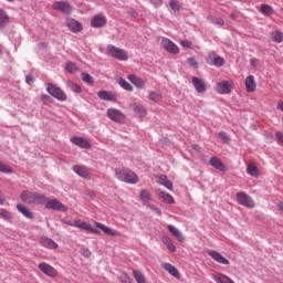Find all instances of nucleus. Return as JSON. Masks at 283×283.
Here are the masks:
<instances>
[{
	"mask_svg": "<svg viewBox=\"0 0 283 283\" xmlns=\"http://www.w3.org/2000/svg\"><path fill=\"white\" fill-rule=\"evenodd\" d=\"M127 78L130 83H133V85H135V87H137V90H145V81H143V78L134 74L127 75Z\"/></svg>",
	"mask_w": 283,
	"mask_h": 283,
	"instance_id": "nucleus-22",
	"label": "nucleus"
},
{
	"mask_svg": "<svg viewBox=\"0 0 283 283\" xmlns=\"http://www.w3.org/2000/svg\"><path fill=\"white\" fill-rule=\"evenodd\" d=\"M163 268L165 269V271H168L172 275V277L180 280V272L178 271V268L171 265L170 263H164Z\"/></svg>",
	"mask_w": 283,
	"mask_h": 283,
	"instance_id": "nucleus-27",
	"label": "nucleus"
},
{
	"mask_svg": "<svg viewBox=\"0 0 283 283\" xmlns=\"http://www.w3.org/2000/svg\"><path fill=\"white\" fill-rule=\"evenodd\" d=\"M95 224H96V228L104 231V233H106V235H118L117 231L112 230L111 228L106 227L105 224H103L101 222H95Z\"/></svg>",
	"mask_w": 283,
	"mask_h": 283,
	"instance_id": "nucleus-32",
	"label": "nucleus"
},
{
	"mask_svg": "<svg viewBox=\"0 0 283 283\" xmlns=\"http://www.w3.org/2000/svg\"><path fill=\"white\" fill-rule=\"evenodd\" d=\"M70 140L73 145L80 147V149H92V143L84 137L73 136Z\"/></svg>",
	"mask_w": 283,
	"mask_h": 283,
	"instance_id": "nucleus-10",
	"label": "nucleus"
},
{
	"mask_svg": "<svg viewBox=\"0 0 283 283\" xmlns=\"http://www.w3.org/2000/svg\"><path fill=\"white\" fill-rule=\"evenodd\" d=\"M167 176L166 175H160L159 177H158V184L159 185H161V186H164V184H166L167 182Z\"/></svg>",
	"mask_w": 283,
	"mask_h": 283,
	"instance_id": "nucleus-56",
	"label": "nucleus"
},
{
	"mask_svg": "<svg viewBox=\"0 0 283 283\" xmlns=\"http://www.w3.org/2000/svg\"><path fill=\"white\" fill-rule=\"evenodd\" d=\"M17 209L24 218H28L29 220H32L34 218V213L28 209V207L23 206L22 203L17 205Z\"/></svg>",
	"mask_w": 283,
	"mask_h": 283,
	"instance_id": "nucleus-28",
	"label": "nucleus"
},
{
	"mask_svg": "<svg viewBox=\"0 0 283 283\" xmlns=\"http://www.w3.org/2000/svg\"><path fill=\"white\" fill-rule=\"evenodd\" d=\"M73 171L84 180H92V177L90 176V168H87V166L75 165L73 166Z\"/></svg>",
	"mask_w": 283,
	"mask_h": 283,
	"instance_id": "nucleus-11",
	"label": "nucleus"
},
{
	"mask_svg": "<svg viewBox=\"0 0 283 283\" xmlns=\"http://www.w3.org/2000/svg\"><path fill=\"white\" fill-rule=\"evenodd\" d=\"M275 138H276L279 145H283V133L282 132H280V130L276 132L275 133Z\"/></svg>",
	"mask_w": 283,
	"mask_h": 283,
	"instance_id": "nucleus-54",
	"label": "nucleus"
},
{
	"mask_svg": "<svg viewBox=\"0 0 283 283\" xmlns=\"http://www.w3.org/2000/svg\"><path fill=\"white\" fill-rule=\"evenodd\" d=\"M106 114L111 120H114V123H123L125 120V115H123V112L119 109L108 108Z\"/></svg>",
	"mask_w": 283,
	"mask_h": 283,
	"instance_id": "nucleus-12",
	"label": "nucleus"
},
{
	"mask_svg": "<svg viewBox=\"0 0 283 283\" xmlns=\"http://www.w3.org/2000/svg\"><path fill=\"white\" fill-rule=\"evenodd\" d=\"M160 45L166 52H169V54H180V49L174 41L169 40L168 38H163Z\"/></svg>",
	"mask_w": 283,
	"mask_h": 283,
	"instance_id": "nucleus-7",
	"label": "nucleus"
},
{
	"mask_svg": "<svg viewBox=\"0 0 283 283\" xmlns=\"http://www.w3.org/2000/svg\"><path fill=\"white\" fill-rule=\"evenodd\" d=\"M276 109H280L281 112H283V102H280V103L276 105Z\"/></svg>",
	"mask_w": 283,
	"mask_h": 283,
	"instance_id": "nucleus-62",
	"label": "nucleus"
},
{
	"mask_svg": "<svg viewBox=\"0 0 283 283\" xmlns=\"http://www.w3.org/2000/svg\"><path fill=\"white\" fill-rule=\"evenodd\" d=\"M163 244H165L171 253H176V245L174 244V241L168 235H164L161 238Z\"/></svg>",
	"mask_w": 283,
	"mask_h": 283,
	"instance_id": "nucleus-29",
	"label": "nucleus"
},
{
	"mask_svg": "<svg viewBox=\"0 0 283 283\" xmlns=\"http://www.w3.org/2000/svg\"><path fill=\"white\" fill-rule=\"evenodd\" d=\"M211 23H213V25H224V20L222 18H211Z\"/></svg>",
	"mask_w": 283,
	"mask_h": 283,
	"instance_id": "nucleus-52",
	"label": "nucleus"
},
{
	"mask_svg": "<svg viewBox=\"0 0 283 283\" xmlns=\"http://www.w3.org/2000/svg\"><path fill=\"white\" fill-rule=\"evenodd\" d=\"M271 39L272 41H274V43H282L283 42V33L282 31H275L271 34Z\"/></svg>",
	"mask_w": 283,
	"mask_h": 283,
	"instance_id": "nucleus-41",
	"label": "nucleus"
},
{
	"mask_svg": "<svg viewBox=\"0 0 283 283\" xmlns=\"http://www.w3.org/2000/svg\"><path fill=\"white\" fill-rule=\"evenodd\" d=\"M45 209H52L53 211H62L65 213L67 211V207L63 205L59 199H48L45 203Z\"/></svg>",
	"mask_w": 283,
	"mask_h": 283,
	"instance_id": "nucleus-8",
	"label": "nucleus"
},
{
	"mask_svg": "<svg viewBox=\"0 0 283 283\" xmlns=\"http://www.w3.org/2000/svg\"><path fill=\"white\" fill-rule=\"evenodd\" d=\"M133 277L137 283H147V277L140 272V270H133Z\"/></svg>",
	"mask_w": 283,
	"mask_h": 283,
	"instance_id": "nucleus-35",
	"label": "nucleus"
},
{
	"mask_svg": "<svg viewBox=\"0 0 283 283\" xmlns=\"http://www.w3.org/2000/svg\"><path fill=\"white\" fill-rule=\"evenodd\" d=\"M63 224H67L69 227H75L76 229H83L84 231H90L91 233H101L98 229L92 227V224L81 221V220H62Z\"/></svg>",
	"mask_w": 283,
	"mask_h": 283,
	"instance_id": "nucleus-2",
	"label": "nucleus"
},
{
	"mask_svg": "<svg viewBox=\"0 0 283 283\" xmlns=\"http://www.w3.org/2000/svg\"><path fill=\"white\" fill-rule=\"evenodd\" d=\"M187 63L190 67H193L195 70H198L199 67L198 61L196 60V57H188Z\"/></svg>",
	"mask_w": 283,
	"mask_h": 283,
	"instance_id": "nucleus-51",
	"label": "nucleus"
},
{
	"mask_svg": "<svg viewBox=\"0 0 283 283\" xmlns=\"http://www.w3.org/2000/svg\"><path fill=\"white\" fill-rule=\"evenodd\" d=\"M250 65H252V67H255V65H258V59L251 60Z\"/></svg>",
	"mask_w": 283,
	"mask_h": 283,
	"instance_id": "nucleus-61",
	"label": "nucleus"
},
{
	"mask_svg": "<svg viewBox=\"0 0 283 283\" xmlns=\"http://www.w3.org/2000/svg\"><path fill=\"white\" fill-rule=\"evenodd\" d=\"M81 78L84 83H87V85H92V83H94V77L88 73H81Z\"/></svg>",
	"mask_w": 283,
	"mask_h": 283,
	"instance_id": "nucleus-46",
	"label": "nucleus"
},
{
	"mask_svg": "<svg viewBox=\"0 0 283 283\" xmlns=\"http://www.w3.org/2000/svg\"><path fill=\"white\" fill-rule=\"evenodd\" d=\"M118 85L123 88L126 90V92H134V86L127 82V80L119 77L118 78Z\"/></svg>",
	"mask_w": 283,
	"mask_h": 283,
	"instance_id": "nucleus-39",
	"label": "nucleus"
},
{
	"mask_svg": "<svg viewBox=\"0 0 283 283\" xmlns=\"http://www.w3.org/2000/svg\"><path fill=\"white\" fill-rule=\"evenodd\" d=\"M277 207H279L280 211H282V213H283V202L282 201L279 202Z\"/></svg>",
	"mask_w": 283,
	"mask_h": 283,
	"instance_id": "nucleus-64",
	"label": "nucleus"
},
{
	"mask_svg": "<svg viewBox=\"0 0 283 283\" xmlns=\"http://www.w3.org/2000/svg\"><path fill=\"white\" fill-rule=\"evenodd\" d=\"M20 200L22 202H25L27 205H33L34 202V192H31L29 190H24L20 193Z\"/></svg>",
	"mask_w": 283,
	"mask_h": 283,
	"instance_id": "nucleus-23",
	"label": "nucleus"
},
{
	"mask_svg": "<svg viewBox=\"0 0 283 283\" xmlns=\"http://www.w3.org/2000/svg\"><path fill=\"white\" fill-rule=\"evenodd\" d=\"M139 198L145 206L149 205V202L151 201V193H149V191H147L146 189H143L139 192Z\"/></svg>",
	"mask_w": 283,
	"mask_h": 283,
	"instance_id": "nucleus-37",
	"label": "nucleus"
},
{
	"mask_svg": "<svg viewBox=\"0 0 283 283\" xmlns=\"http://www.w3.org/2000/svg\"><path fill=\"white\" fill-rule=\"evenodd\" d=\"M0 218H2L3 220H12V213H10V211H8L6 209H1Z\"/></svg>",
	"mask_w": 283,
	"mask_h": 283,
	"instance_id": "nucleus-50",
	"label": "nucleus"
},
{
	"mask_svg": "<svg viewBox=\"0 0 283 283\" xmlns=\"http://www.w3.org/2000/svg\"><path fill=\"white\" fill-rule=\"evenodd\" d=\"M207 64L214 65L216 67H222V65H224V59L219 55H214V57L209 56L207 59Z\"/></svg>",
	"mask_w": 283,
	"mask_h": 283,
	"instance_id": "nucleus-24",
	"label": "nucleus"
},
{
	"mask_svg": "<svg viewBox=\"0 0 283 283\" xmlns=\"http://www.w3.org/2000/svg\"><path fill=\"white\" fill-rule=\"evenodd\" d=\"M169 6L171 10H174V12H180V8H182V6L178 0H170Z\"/></svg>",
	"mask_w": 283,
	"mask_h": 283,
	"instance_id": "nucleus-44",
	"label": "nucleus"
},
{
	"mask_svg": "<svg viewBox=\"0 0 283 283\" xmlns=\"http://www.w3.org/2000/svg\"><path fill=\"white\" fill-rule=\"evenodd\" d=\"M133 111L139 116V118H145V116H147V109L144 108L142 104H134Z\"/></svg>",
	"mask_w": 283,
	"mask_h": 283,
	"instance_id": "nucleus-34",
	"label": "nucleus"
},
{
	"mask_svg": "<svg viewBox=\"0 0 283 283\" xmlns=\"http://www.w3.org/2000/svg\"><path fill=\"white\" fill-rule=\"evenodd\" d=\"M66 28L75 34L83 31V24L74 18L67 20Z\"/></svg>",
	"mask_w": 283,
	"mask_h": 283,
	"instance_id": "nucleus-14",
	"label": "nucleus"
},
{
	"mask_svg": "<svg viewBox=\"0 0 283 283\" xmlns=\"http://www.w3.org/2000/svg\"><path fill=\"white\" fill-rule=\"evenodd\" d=\"M65 72H69V74H75V72H78V66L74 62H69L65 64Z\"/></svg>",
	"mask_w": 283,
	"mask_h": 283,
	"instance_id": "nucleus-40",
	"label": "nucleus"
},
{
	"mask_svg": "<svg viewBox=\"0 0 283 283\" xmlns=\"http://www.w3.org/2000/svg\"><path fill=\"white\" fill-rule=\"evenodd\" d=\"M237 202L247 209H253L255 207V201L247 192H237Z\"/></svg>",
	"mask_w": 283,
	"mask_h": 283,
	"instance_id": "nucleus-5",
	"label": "nucleus"
},
{
	"mask_svg": "<svg viewBox=\"0 0 283 283\" xmlns=\"http://www.w3.org/2000/svg\"><path fill=\"white\" fill-rule=\"evenodd\" d=\"M67 86L70 87V91L74 92L75 94H81V92H83V88H81V85L74 82H69Z\"/></svg>",
	"mask_w": 283,
	"mask_h": 283,
	"instance_id": "nucleus-42",
	"label": "nucleus"
},
{
	"mask_svg": "<svg viewBox=\"0 0 283 283\" xmlns=\"http://www.w3.org/2000/svg\"><path fill=\"white\" fill-rule=\"evenodd\" d=\"M150 3L154 8H160V6H163V0H150Z\"/></svg>",
	"mask_w": 283,
	"mask_h": 283,
	"instance_id": "nucleus-57",
	"label": "nucleus"
},
{
	"mask_svg": "<svg viewBox=\"0 0 283 283\" xmlns=\"http://www.w3.org/2000/svg\"><path fill=\"white\" fill-rule=\"evenodd\" d=\"M106 52H108V54L113 59H117V61H127V59H129L127 51H125L124 49H120L118 46H114L112 44L107 45Z\"/></svg>",
	"mask_w": 283,
	"mask_h": 283,
	"instance_id": "nucleus-3",
	"label": "nucleus"
},
{
	"mask_svg": "<svg viewBox=\"0 0 283 283\" xmlns=\"http://www.w3.org/2000/svg\"><path fill=\"white\" fill-rule=\"evenodd\" d=\"M10 25V15L3 8H0V30H6Z\"/></svg>",
	"mask_w": 283,
	"mask_h": 283,
	"instance_id": "nucleus-20",
	"label": "nucleus"
},
{
	"mask_svg": "<svg viewBox=\"0 0 283 283\" xmlns=\"http://www.w3.org/2000/svg\"><path fill=\"white\" fill-rule=\"evenodd\" d=\"M208 255H210V258H212V260H214V262H218L219 264H230L229 260L216 250H209Z\"/></svg>",
	"mask_w": 283,
	"mask_h": 283,
	"instance_id": "nucleus-16",
	"label": "nucleus"
},
{
	"mask_svg": "<svg viewBox=\"0 0 283 283\" xmlns=\"http://www.w3.org/2000/svg\"><path fill=\"white\" fill-rule=\"evenodd\" d=\"M145 207L154 211L157 216H163V210H160V208L156 207L155 205L148 202L145 205Z\"/></svg>",
	"mask_w": 283,
	"mask_h": 283,
	"instance_id": "nucleus-48",
	"label": "nucleus"
},
{
	"mask_svg": "<svg viewBox=\"0 0 283 283\" xmlns=\"http://www.w3.org/2000/svg\"><path fill=\"white\" fill-rule=\"evenodd\" d=\"M149 101H153L154 103H157L158 101H160V98H163V95L158 92H150L148 95Z\"/></svg>",
	"mask_w": 283,
	"mask_h": 283,
	"instance_id": "nucleus-45",
	"label": "nucleus"
},
{
	"mask_svg": "<svg viewBox=\"0 0 283 283\" xmlns=\"http://www.w3.org/2000/svg\"><path fill=\"white\" fill-rule=\"evenodd\" d=\"M106 25H107V17H105V14L103 13L96 14L91 19V28L98 29V28H105Z\"/></svg>",
	"mask_w": 283,
	"mask_h": 283,
	"instance_id": "nucleus-9",
	"label": "nucleus"
},
{
	"mask_svg": "<svg viewBox=\"0 0 283 283\" xmlns=\"http://www.w3.org/2000/svg\"><path fill=\"white\" fill-rule=\"evenodd\" d=\"M97 96L101 101H111L112 103H116V101H118V95L112 91H99L97 92Z\"/></svg>",
	"mask_w": 283,
	"mask_h": 283,
	"instance_id": "nucleus-15",
	"label": "nucleus"
},
{
	"mask_svg": "<svg viewBox=\"0 0 283 283\" xmlns=\"http://www.w3.org/2000/svg\"><path fill=\"white\" fill-rule=\"evenodd\" d=\"M260 12L263 14V17H272L274 10L270 4H261Z\"/></svg>",
	"mask_w": 283,
	"mask_h": 283,
	"instance_id": "nucleus-38",
	"label": "nucleus"
},
{
	"mask_svg": "<svg viewBox=\"0 0 283 283\" xmlns=\"http://www.w3.org/2000/svg\"><path fill=\"white\" fill-rule=\"evenodd\" d=\"M25 83H27L28 85H32V83H34V76H32V75H27V76H25Z\"/></svg>",
	"mask_w": 283,
	"mask_h": 283,
	"instance_id": "nucleus-58",
	"label": "nucleus"
},
{
	"mask_svg": "<svg viewBox=\"0 0 283 283\" xmlns=\"http://www.w3.org/2000/svg\"><path fill=\"white\" fill-rule=\"evenodd\" d=\"M192 85L198 94H203V92H207V84H205V81L198 76L192 77Z\"/></svg>",
	"mask_w": 283,
	"mask_h": 283,
	"instance_id": "nucleus-17",
	"label": "nucleus"
},
{
	"mask_svg": "<svg viewBox=\"0 0 283 283\" xmlns=\"http://www.w3.org/2000/svg\"><path fill=\"white\" fill-rule=\"evenodd\" d=\"M95 224H96V228L104 231V233H106V235H118L117 231L112 230L111 228L106 227L105 224H103L101 222H95Z\"/></svg>",
	"mask_w": 283,
	"mask_h": 283,
	"instance_id": "nucleus-31",
	"label": "nucleus"
},
{
	"mask_svg": "<svg viewBox=\"0 0 283 283\" xmlns=\"http://www.w3.org/2000/svg\"><path fill=\"white\" fill-rule=\"evenodd\" d=\"M192 149H193L195 151H197L198 154H200V151H202V148H201L200 145H198V144H193V145H192Z\"/></svg>",
	"mask_w": 283,
	"mask_h": 283,
	"instance_id": "nucleus-60",
	"label": "nucleus"
},
{
	"mask_svg": "<svg viewBox=\"0 0 283 283\" xmlns=\"http://www.w3.org/2000/svg\"><path fill=\"white\" fill-rule=\"evenodd\" d=\"M180 45H181V48H184L185 50H191L192 43H191V41H189V40H182V41L180 42Z\"/></svg>",
	"mask_w": 283,
	"mask_h": 283,
	"instance_id": "nucleus-53",
	"label": "nucleus"
},
{
	"mask_svg": "<svg viewBox=\"0 0 283 283\" xmlns=\"http://www.w3.org/2000/svg\"><path fill=\"white\" fill-rule=\"evenodd\" d=\"M159 198L165 202L166 205H176V200H174V197L165 191H159Z\"/></svg>",
	"mask_w": 283,
	"mask_h": 283,
	"instance_id": "nucleus-30",
	"label": "nucleus"
},
{
	"mask_svg": "<svg viewBox=\"0 0 283 283\" xmlns=\"http://www.w3.org/2000/svg\"><path fill=\"white\" fill-rule=\"evenodd\" d=\"M52 8L62 14H72L74 10V7L67 1H55L53 2Z\"/></svg>",
	"mask_w": 283,
	"mask_h": 283,
	"instance_id": "nucleus-6",
	"label": "nucleus"
},
{
	"mask_svg": "<svg viewBox=\"0 0 283 283\" xmlns=\"http://www.w3.org/2000/svg\"><path fill=\"white\" fill-rule=\"evenodd\" d=\"M46 92L53 96V98H56V101H61L62 103H64V101H67V95L65 94V92H63V90H61V87L49 83L46 86Z\"/></svg>",
	"mask_w": 283,
	"mask_h": 283,
	"instance_id": "nucleus-4",
	"label": "nucleus"
},
{
	"mask_svg": "<svg viewBox=\"0 0 283 283\" xmlns=\"http://www.w3.org/2000/svg\"><path fill=\"white\" fill-rule=\"evenodd\" d=\"M167 229L169 233H171V235L178 240V242H185V235L182 232H180V230H178V228H176L174 224H168Z\"/></svg>",
	"mask_w": 283,
	"mask_h": 283,
	"instance_id": "nucleus-21",
	"label": "nucleus"
},
{
	"mask_svg": "<svg viewBox=\"0 0 283 283\" xmlns=\"http://www.w3.org/2000/svg\"><path fill=\"white\" fill-rule=\"evenodd\" d=\"M258 87V85L255 84V77L253 75H249L245 78V90L247 92H255V88Z\"/></svg>",
	"mask_w": 283,
	"mask_h": 283,
	"instance_id": "nucleus-26",
	"label": "nucleus"
},
{
	"mask_svg": "<svg viewBox=\"0 0 283 283\" xmlns=\"http://www.w3.org/2000/svg\"><path fill=\"white\" fill-rule=\"evenodd\" d=\"M163 187H166V189H168L169 191H174V182H171V180L169 179L166 180Z\"/></svg>",
	"mask_w": 283,
	"mask_h": 283,
	"instance_id": "nucleus-55",
	"label": "nucleus"
},
{
	"mask_svg": "<svg viewBox=\"0 0 283 283\" xmlns=\"http://www.w3.org/2000/svg\"><path fill=\"white\" fill-rule=\"evenodd\" d=\"M0 172L1 174H14V170H12V167L3 164V161H0Z\"/></svg>",
	"mask_w": 283,
	"mask_h": 283,
	"instance_id": "nucleus-43",
	"label": "nucleus"
},
{
	"mask_svg": "<svg viewBox=\"0 0 283 283\" xmlns=\"http://www.w3.org/2000/svg\"><path fill=\"white\" fill-rule=\"evenodd\" d=\"M231 90H233V86H231V82L229 81H222L217 84L219 94H231Z\"/></svg>",
	"mask_w": 283,
	"mask_h": 283,
	"instance_id": "nucleus-18",
	"label": "nucleus"
},
{
	"mask_svg": "<svg viewBox=\"0 0 283 283\" xmlns=\"http://www.w3.org/2000/svg\"><path fill=\"white\" fill-rule=\"evenodd\" d=\"M40 244H42V247H45V249H59V244L48 237H42Z\"/></svg>",
	"mask_w": 283,
	"mask_h": 283,
	"instance_id": "nucleus-25",
	"label": "nucleus"
},
{
	"mask_svg": "<svg viewBox=\"0 0 283 283\" xmlns=\"http://www.w3.org/2000/svg\"><path fill=\"white\" fill-rule=\"evenodd\" d=\"M247 174L252 176V178H258L260 176V169H258V166L250 164L247 167Z\"/></svg>",
	"mask_w": 283,
	"mask_h": 283,
	"instance_id": "nucleus-36",
	"label": "nucleus"
},
{
	"mask_svg": "<svg viewBox=\"0 0 283 283\" xmlns=\"http://www.w3.org/2000/svg\"><path fill=\"white\" fill-rule=\"evenodd\" d=\"M219 138L222 140V143H226V145H229L231 143V137H229V134L227 132H219Z\"/></svg>",
	"mask_w": 283,
	"mask_h": 283,
	"instance_id": "nucleus-47",
	"label": "nucleus"
},
{
	"mask_svg": "<svg viewBox=\"0 0 283 283\" xmlns=\"http://www.w3.org/2000/svg\"><path fill=\"white\" fill-rule=\"evenodd\" d=\"M209 164L213 169H218L219 171H227V165L220 160V158L213 156L210 158Z\"/></svg>",
	"mask_w": 283,
	"mask_h": 283,
	"instance_id": "nucleus-19",
	"label": "nucleus"
},
{
	"mask_svg": "<svg viewBox=\"0 0 283 283\" xmlns=\"http://www.w3.org/2000/svg\"><path fill=\"white\" fill-rule=\"evenodd\" d=\"M115 174L122 182H127L128 185H136L138 182V176L129 169H115Z\"/></svg>",
	"mask_w": 283,
	"mask_h": 283,
	"instance_id": "nucleus-1",
	"label": "nucleus"
},
{
	"mask_svg": "<svg viewBox=\"0 0 283 283\" xmlns=\"http://www.w3.org/2000/svg\"><path fill=\"white\" fill-rule=\"evenodd\" d=\"M118 280L120 283H132V277L127 275V273L122 272L120 275L118 276Z\"/></svg>",
	"mask_w": 283,
	"mask_h": 283,
	"instance_id": "nucleus-49",
	"label": "nucleus"
},
{
	"mask_svg": "<svg viewBox=\"0 0 283 283\" xmlns=\"http://www.w3.org/2000/svg\"><path fill=\"white\" fill-rule=\"evenodd\" d=\"M230 19H232V21H235L237 15H235V13H234V12L230 13Z\"/></svg>",
	"mask_w": 283,
	"mask_h": 283,
	"instance_id": "nucleus-63",
	"label": "nucleus"
},
{
	"mask_svg": "<svg viewBox=\"0 0 283 283\" xmlns=\"http://www.w3.org/2000/svg\"><path fill=\"white\" fill-rule=\"evenodd\" d=\"M38 269H40V271L42 273H44V275H48L49 277H56L57 273L56 269H54L52 265L42 262L38 265Z\"/></svg>",
	"mask_w": 283,
	"mask_h": 283,
	"instance_id": "nucleus-13",
	"label": "nucleus"
},
{
	"mask_svg": "<svg viewBox=\"0 0 283 283\" xmlns=\"http://www.w3.org/2000/svg\"><path fill=\"white\" fill-rule=\"evenodd\" d=\"M82 255L84 258H90L92 255V251H90V249H83L82 250Z\"/></svg>",
	"mask_w": 283,
	"mask_h": 283,
	"instance_id": "nucleus-59",
	"label": "nucleus"
},
{
	"mask_svg": "<svg viewBox=\"0 0 283 283\" xmlns=\"http://www.w3.org/2000/svg\"><path fill=\"white\" fill-rule=\"evenodd\" d=\"M48 197L39 192H34L33 205H46Z\"/></svg>",
	"mask_w": 283,
	"mask_h": 283,
	"instance_id": "nucleus-33",
	"label": "nucleus"
}]
</instances>
